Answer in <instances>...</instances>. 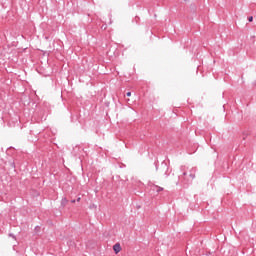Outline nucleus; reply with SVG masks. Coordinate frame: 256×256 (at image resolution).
Masks as SVG:
<instances>
[{
    "instance_id": "nucleus-1",
    "label": "nucleus",
    "mask_w": 256,
    "mask_h": 256,
    "mask_svg": "<svg viewBox=\"0 0 256 256\" xmlns=\"http://www.w3.org/2000/svg\"><path fill=\"white\" fill-rule=\"evenodd\" d=\"M189 168L186 166H181L180 171L182 175L179 176L180 183H183L184 187H189L191 183H193V179H195V173H197V168H191L189 172H187Z\"/></svg>"
},
{
    "instance_id": "nucleus-2",
    "label": "nucleus",
    "mask_w": 256,
    "mask_h": 256,
    "mask_svg": "<svg viewBox=\"0 0 256 256\" xmlns=\"http://www.w3.org/2000/svg\"><path fill=\"white\" fill-rule=\"evenodd\" d=\"M148 186L152 191H156V193H161V191H164L163 187L155 185L153 182H148Z\"/></svg>"
},
{
    "instance_id": "nucleus-3",
    "label": "nucleus",
    "mask_w": 256,
    "mask_h": 256,
    "mask_svg": "<svg viewBox=\"0 0 256 256\" xmlns=\"http://www.w3.org/2000/svg\"><path fill=\"white\" fill-rule=\"evenodd\" d=\"M113 251H114L115 255L121 253V244L116 243V244L113 246Z\"/></svg>"
},
{
    "instance_id": "nucleus-4",
    "label": "nucleus",
    "mask_w": 256,
    "mask_h": 256,
    "mask_svg": "<svg viewBox=\"0 0 256 256\" xmlns=\"http://www.w3.org/2000/svg\"><path fill=\"white\" fill-rule=\"evenodd\" d=\"M69 203V200H67V197H63L61 200V207H65Z\"/></svg>"
},
{
    "instance_id": "nucleus-5",
    "label": "nucleus",
    "mask_w": 256,
    "mask_h": 256,
    "mask_svg": "<svg viewBox=\"0 0 256 256\" xmlns=\"http://www.w3.org/2000/svg\"><path fill=\"white\" fill-rule=\"evenodd\" d=\"M15 125H19V122L17 121V118H15V122L8 121L9 127H15Z\"/></svg>"
},
{
    "instance_id": "nucleus-6",
    "label": "nucleus",
    "mask_w": 256,
    "mask_h": 256,
    "mask_svg": "<svg viewBox=\"0 0 256 256\" xmlns=\"http://www.w3.org/2000/svg\"><path fill=\"white\" fill-rule=\"evenodd\" d=\"M9 237H12V239H17V237H16L15 234H13V233H10V234H9Z\"/></svg>"
},
{
    "instance_id": "nucleus-7",
    "label": "nucleus",
    "mask_w": 256,
    "mask_h": 256,
    "mask_svg": "<svg viewBox=\"0 0 256 256\" xmlns=\"http://www.w3.org/2000/svg\"><path fill=\"white\" fill-rule=\"evenodd\" d=\"M248 21H249V23H252V21H253V16H249V17H248Z\"/></svg>"
},
{
    "instance_id": "nucleus-8",
    "label": "nucleus",
    "mask_w": 256,
    "mask_h": 256,
    "mask_svg": "<svg viewBox=\"0 0 256 256\" xmlns=\"http://www.w3.org/2000/svg\"><path fill=\"white\" fill-rule=\"evenodd\" d=\"M10 165L13 167V169H15V162H11Z\"/></svg>"
},
{
    "instance_id": "nucleus-9",
    "label": "nucleus",
    "mask_w": 256,
    "mask_h": 256,
    "mask_svg": "<svg viewBox=\"0 0 256 256\" xmlns=\"http://www.w3.org/2000/svg\"><path fill=\"white\" fill-rule=\"evenodd\" d=\"M126 97H131V92H127Z\"/></svg>"
},
{
    "instance_id": "nucleus-10",
    "label": "nucleus",
    "mask_w": 256,
    "mask_h": 256,
    "mask_svg": "<svg viewBox=\"0 0 256 256\" xmlns=\"http://www.w3.org/2000/svg\"><path fill=\"white\" fill-rule=\"evenodd\" d=\"M162 165H164L167 169H169V167H167V164H166V163H162Z\"/></svg>"
},
{
    "instance_id": "nucleus-11",
    "label": "nucleus",
    "mask_w": 256,
    "mask_h": 256,
    "mask_svg": "<svg viewBox=\"0 0 256 256\" xmlns=\"http://www.w3.org/2000/svg\"><path fill=\"white\" fill-rule=\"evenodd\" d=\"M155 165H156V170H158V169H159V167L157 166V162H155Z\"/></svg>"
},
{
    "instance_id": "nucleus-12",
    "label": "nucleus",
    "mask_w": 256,
    "mask_h": 256,
    "mask_svg": "<svg viewBox=\"0 0 256 256\" xmlns=\"http://www.w3.org/2000/svg\"><path fill=\"white\" fill-rule=\"evenodd\" d=\"M76 201H77V200H75V199H74V200H71V203H76Z\"/></svg>"
},
{
    "instance_id": "nucleus-13",
    "label": "nucleus",
    "mask_w": 256,
    "mask_h": 256,
    "mask_svg": "<svg viewBox=\"0 0 256 256\" xmlns=\"http://www.w3.org/2000/svg\"><path fill=\"white\" fill-rule=\"evenodd\" d=\"M76 201H78V202H79V201H81V197L77 198V200H76Z\"/></svg>"
},
{
    "instance_id": "nucleus-14",
    "label": "nucleus",
    "mask_w": 256,
    "mask_h": 256,
    "mask_svg": "<svg viewBox=\"0 0 256 256\" xmlns=\"http://www.w3.org/2000/svg\"><path fill=\"white\" fill-rule=\"evenodd\" d=\"M136 19H139V17H136Z\"/></svg>"
}]
</instances>
